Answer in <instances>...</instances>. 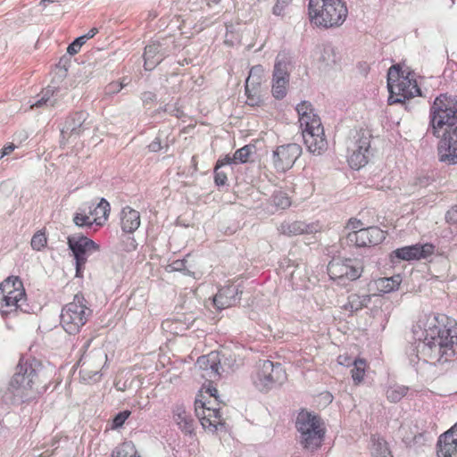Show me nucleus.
Segmentation results:
<instances>
[{
	"label": "nucleus",
	"instance_id": "nucleus-40",
	"mask_svg": "<svg viewBox=\"0 0 457 457\" xmlns=\"http://www.w3.org/2000/svg\"><path fill=\"white\" fill-rule=\"evenodd\" d=\"M47 238L42 230L36 232L31 238V247L35 251H41L46 245Z\"/></svg>",
	"mask_w": 457,
	"mask_h": 457
},
{
	"label": "nucleus",
	"instance_id": "nucleus-9",
	"mask_svg": "<svg viewBox=\"0 0 457 457\" xmlns=\"http://www.w3.org/2000/svg\"><path fill=\"white\" fill-rule=\"evenodd\" d=\"M67 244L75 259L76 276L81 277L87 259L100 251V245L92 239L80 235L68 237Z\"/></svg>",
	"mask_w": 457,
	"mask_h": 457
},
{
	"label": "nucleus",
	"instance_id": "nucleus-55",
	"mask_svg": "<svg viewBox=\"0 0 457 457\" xmlns=\"http://www.w3.org/2000/svg\"><path fill=\"white\" fill-rule=\"evenodd\" d=\"M148 149L150 152L156 153L162 149L161 139L159 137H155L153 142H151L148 145Z\"/></svg>",
	"mask_w": 457,
	"mask_h": 457
},
{
	"label": "nucleus",
	"instance_id": "nucleus-5",
	"mask_svg": "<svg viewBox=\"0 0 457 457\" xmlns=\"http://www.w3.org/2000/svg\"><path fill=\"white\" fill-rule=\"evenodd\" d=\"M92 312L84 295L76 294L73 300L62 307L60 324L68 334L75 335L86 325Z\"/></svg>",
	"mask_w": 457,
	"mask_h": 457
},
{
	"label": "nucleus",
	"instance_id": "nucleus-4",
	"mask_svg": "<svg viewBox=\"0 0 457 457\" xmlns=\"http://www.w3.org/2000/svg\"><path fill=\"white\" fill-rule=\"evenodd\" d=\"M308 9L311 21L324 28L341 26L348 14L342 0H310Z\"/></svg>",
	"mask_w": 457,
	"mask_h": 457
},
{
	"label": "nucleus",
	"instance_id": "nucleus-25",
	"mask_svg": "<svg viewBox=\"0 0 457 457\" xmlns=\"http://www.w3.org/2000/svg\"><path fill=\"white\" fill-rule=\"evenodd\" d=\"M196 364L200 369L208 371L210 377L220 376L224 371L222 359L220 358L219 353H211L208 355H203L197 359Z\"/></svg>",
	"mask_w": 457,
	"mask_h": 457
},
{
	"label": "nucleus",
	"instance_id": "nucleus-34",
	"mask_svg": "<svg viewBox=\"0 0 457 457\" xmlns=\"http://www.w3.org/2000/svg\"><path fill=\"white\" fill-rule=\"evenodd\" d=\"M73 222L76 226L80 228H91L95 222H92V218L87 214L86 205L79 208V212L74 214Z\"/></svg>",
	"mask_w": 457,
	"mask_h": 457
},
{
	"label": "nucleus",
	"instance_id": "nucleus-7",
	"mask_svg": "<svg viewBox=\"0 0 457 457\" xmlns=\"http://www.w3.org/2000/svg\"><path fill=\"white\" fill-rule=\"evenodd\" d=\"M286 379L287 374L282 365L270 360L260 361L252 376L253 385L262 392H267L282 385Z\"/></svg>",
	"mask_w": 457,
	"mask_h": 457
},
{
	"label": "nucleus",
	"instance_id": "nucleus-29",
	"mask_svg": "<svg viewBox=\"0 0 457 457\" xmlns=\"http://www.w3.org/2000/svg\"><path fill=\"white\" fill-rule=\"evenodd\" d=\"M371 300V295H357L352 294L347 298V303L344 304L343 308L351 313L356 312L364 307H367Z\"/></svg>",
	"mask_w": 457,
	"mask_h": 457
},
{
	"label": "nucleus",
	"instance_id": "nucleus-64",
	"mask_svg": "<svg viewBox=\"0 0 457 457\" xmlns=\"http://www.w3.org/2000/svg\"><path fill=\"white\" fill-rule=\"evenodd\" d=\"M347 359H348V358H347L346 356H342V355H340V356L338 357V362H339L340 364H345V361H346V360H347Z\"/></svg>",
	"mask_w": 457,
	"mask_h": 457
},
{
	"label": "nucleus",
	"instance_id": "nucleus-43",
	"mask_svg": "<svg viewBox=\"0 0 457 457\" xmlns=\"http://www.w3.org/2000/svg\"><path fill=\"white\" fill-rule=\"evenodd\" d=\"M222 166H224V162L218 161L214 167V182L218 187L224 186L228 180L227 174L220 170Z\"/></svg>",
	"mask_w": 457,
	"mask_h": 457
},
{
	"label": "nucleus",
	"instance_id": "nucleus-37",
	"mask_svg": "<svg viewBox=\"0 0 457 457\" xmlns=\"http://www.w3.org/2000/svg\"><path fill=\"white\" fill-rule=\"evenodd\" d=\"M409 388L404 386H395L386 390V398L392 403L399 402L408 392Z\"/></svg>",
	"mask_w": 457,
	"mask_h": 457
},
{
	"label": "nucleus",
	"instance_id": "nucleus-39",
	"mask_svg": "<svg viewBox=\"0 0 457 457\" xmlns=\"http://www.w3.org/2000/svg\"><path fill=\"white\" fill-rule=\"evenodd\" d=\"M262 70L261 66H254L250 70L249 75L245 80V90L248 91V87L250 85L261 86L262 82Z\"/></svg>",
	"mask_w": 457,
	"mask_h": 457
},
{
	"label": "nucleus",
	"instance_id": "nucleus-35",
	"mask_svg": "<svg viewBox=\"0 0 457 457\" xmlns=\"http://www.w3.org/2000/svg\"><path fill=\"white\" fill-rule=\"evenodd\" d=\"M111 457H139L137 456V450L131 442H125L112 451Z\"/></svg>",
	"mask_w": 457,
	"mask_h": 457
},
{
	"label": "nucleus",
	"instance_id": "nucleus-13",
	"mask_svg": "<svg viewBox=\"0 0 457 457\" xmlns=\"http://www.w3.org/2000/svg\"><path fill=\"white\" fill-rule=\"evenodd\" d=\"M389 94V104L403 103L406 99L421 95L420 88L416 80L412 78L411 79L410 74L402 77V79L396 85L391 86Z\"/></svg>",
	"mask_w": 457,
	"mask_h": 457
},
{
	"label": "nucleus",
	"instance_id": "nucleus-28",
	"mask_svg": "<svg viewBox=\"0 0 457 457\" xmlns=\"http://www.w3.org/2000/svg\"><path fill=\"white\" fill-rule=\"evenodd\" d=\"M437 457H457V438H452L449 434L439 436L436 443Z\"/></svg>",
	"mask_w": 457,
	"mask_h": 457
},
{
	"label": "nucleus",
	"instance_id": "nucleus-53",
	"mask_svg": "<svg viewBox=\"0 0 457 457\" xmlns=\"http://www.w3.org/2000/svg\"><path fill=\"white\" fill-rule=\"evenodd\" d=\"M11 278H7L0 284V307L4 303L6 290L12 287Z\"/></svg>",
	"mask_w": 457,
	"mask_h": 457
},
{
	"label": "nucleus",
	"instance_id": "nucleus-47",
	"mask_svg": "<svg viewBox=\"0 0 457 457\" xmlns=\"http://www.w3.org/2000/svg\"><path fill=\"white\" fill-rule=\"evenodd\" d=\"M124 87H125V84L123 83V81H121V82H118V81L111 82V83H109L105 87L104 94L107 95V96L115 95V94L119 93Z\"/></svg>",
	"mask_w": 457,
	"mask_h": 457
},
{
	"label": "nucleus",
	"instance_id": "nucleus-60",
	"mask_svg": "<svg viewBox=\"0 0 457 457\" xmlns=\"http://www.w3.org/2000/svg\"><path fill=\"white\" fill-rule=\"evenodd\" d=\"M98 32V29L96 28H92L87 34L83 35V36H80L81 37L84 38V41L85 43L87 42V39H90L92 38L93 37H95V35Z\"/></svg>",
	"mask_w": 457,
	"mask_h": 457
},
{
	"label": "nucleus",
	"instance_id": "nucleus-38",
	"mask_svg": "<svg viewBox=\"0 0 457 457\" xmlns=\"http://www.w3.org/2000/svg\"><path fill=\"white\" fill-rule=\"evenodd\" d=\"M402 77H404L403 75V71L399 65H393L389 68L387 72V88L388 91H390V87L396 85L398 82H400V79H402Z\"/></svg>",
	"mask_w": 457,
	"mask_h": 457
},
{
	"label": "nucleus",
	"instance_id": "nucleus-10",
	"mask_svg": "<svg viewBox=\"0 0 457 457\" xmlns=\"http://www.w3.org/2000/svg\"><path fill=\"white\" fill-rule=\"evenodd\" d=\"M370 135L357 131L347 143V161L352 169L359 170L368 163L370 147Z\"/></svg>",
	"mask_w": 457,
	"mask_h": 457
},
{
	"label": "nucleus",
	"instance_id": "nucleus-11",
	"mask_svg": "<svg viewBox=\"0 0 457 457\" xmlns=\"http://www.w3.org/2000/svg\"><path fill=\"white\" fill-rule=\"evenodd\" d=\"M289 78V60L285 54H278L274 64L271 88L276 99H283L287 96Z\"/></svg>",
	"mask_w": 457,
	"mask_h": 457
},
{
	"label": "nucleus",
	"instance_id": "nucleus-12",
	"mask_svg": "<svg viewBox=\"0 0 457 457\" xmlns=\"http://www.w3.org/2000/svg\"><path fill=\"white\" fill-rule=\"evenodd\" d=\"M302 154V147L295 143L279 145L273 151L272 163L277 171L285 172L291 169Z\"/></svg>",
	"mask_w": 457,
	"mask_h": 457
},
{
	"label": "nucleus",
	"instance_id": "nucleus-16",
	"mask_svg": "<svg viewBox=\"0 0 457 457\" xmlns=\"http://www.w3.org/2000/svg\"><path fill=\"white\" fill-rule=\"evenodd\" d=\"M195 414L204 429L215 432L219 426L224 425L220 408L207 407L206 402L195 400Z\"/></svg>",
	"mask_w": 457,
	"mask_h": 457
},
{
	"label": "nucleus",
	"instance_id": "nucleus-23",
	"mask_svg": "<svg viewBox=\"0 0 457 457\" xmlns=\"http://www.w3.org/2000/svg\"><path fill=\"white\" fill-rule=\"evenodd\" d=\"M172 420L185 434H192L195 430V420L183 404H176L172 408Z\"/></svg>",
	"mask_w": 457,
	"mask_h": 457
},
{
	"label": "nucleus",
	"instance_id": "nucleus-19",
	"mask_svg": "<svg viewBox=\"0 0 457 457\" xmlns=\"http://www.w3.org/2000/svg\"><path fill=\"white\" fill-rule=\"evenodd\" d=\"M242 291L237 285L221 287L213 297V304L218 310H223L239 303Z\"/></svg>",
	"mask_w": 457,
	"mask_h": 457
},
{
	"label": "nucleus",
	"instance_id": "nucleus-51",
	"mask_svg": "<svg viewBox=\"0 0 457 457\" xmlns=\"http://www.w3.org/2000/svg\"><path fill=\"white\" fill-rule=\"evenodd\" d=\"M295 110L298 113L299 118L303 117V115H307L308 112H313V109L311 103L307 101H303L300 104H298Z\"/></svg>",
	"mask_w": 457,
	"mask_h": 457
},
{
	"label": "nucleus",
	"instance_id": "nucleus-42",
	"mask_svg": "<svg viewBox=\"0 0 457 457\" xmlns=\"http://www.w3.org/2000/svg\"><path fill=\"white\" fill-rule=\"evenodd\" d=\"M272 201H273V204L277 207H278L282 210L289 207L291 204V201H290L289 197L287 196V195L281 191L276 192L272 195Z\"/></svg>",
	"mask_w": 457,
	"mask_h": 457
},
{
	"label": "nucleus",
	"instance_id": "nucleus-32",
	"mask_svg": "<svg viewBox=\"0 0 457 457\" xmlns=\"http://www.w3.org/2000/svg\"><path fill=\"white\" fill-rule=\"evenodd\" d=\"M59 90H54L51 88H46L43 93L40 99L36 101L32 105L31 108L34 107H42L44 105L46 106H55L57 105L58 99H59Z\"/></svg>",
	"mask_w": 457,
	"mask_h": 457
},
{
	"label": "nucleus",
	"instance_id": "nucleus-3",
	"mask_svg": "<svg viewBox=\"0 0 457 457\" xmlns=\"http://www.w3.org/2000/svg\"><path fill=\"white\" fill-rule=\"evenodd\" d=\"M43 365L38 360L21 357L7 388L13 401L24 402L33 397L43 382Z\"/></svg>",
	"mask_w": 457,
	"mask_h": 457
},
{
	"label": "nucleus",
	"instance_id": "nucleus-49",
	"mask_svg": "<svg viewBox=\"0 0 457 457\" xmlns=\"http://www.w3.org/2000/svg\"><path fill=\"white\" fill-rule=\"evenodd\" d=\"M292 0H277V3L272 8V13L276 16L284 14L285 9L290 4Z\"/></svg>",
	"mask_w": 457,
	"mask_h": 457
},
{
	"label": "nucleus",
	"instance_id": "nucleus-62",
	"mask_svg": "<svg viewBox=\"0 0 457 457\" xmlns=\"http://www.w3.org/2000/svg\"><path fill=\"white\" fill-rule=\"evenodd\" d=\"M451 435L452 438H457V423L453 425L450 429L445 431L444 434H449Z\"/></svg>",
	"mask_w": 457,
	"mask_h": 457
},
{
	"label": "nucleus",
	"instance_id": "nucleus-14",
	"mask_svg": "<svg viewBox=\"0 0 457 457\" xmlns=\"http://www.w3.org/2000/svg\"><path fill=\"white\" fill-rule=\"evenodd\" d=\"M12 287L6 290L4 303L0 307L2 313L6 314L12 310L20 309L26 312L23 303L26 302V293L23 284L18 277H9Z\"/></svg>",
	"mask_w": 457,
	"mask_h": 457
},
{
	"label": "nucleus",
	"instance_id": "nucleus-27",
	"mask_svg": "<svg viewBox=\"0 0 457 457\" xmlns=\"http://www.w3.org/2000/svg\"><path fill=\"white\" fill-rule=\"evenodd\" d=\"M140 226V214L137 211L126 206L120 212V227L124 233L133 234Z\"/></svg>",
	"mask_w": 457,
	"mask_h": 457
},
{
	"label": "nucleus",
	"instance_id": "nucleus-48",
	"mask_svg": "<svg viewBox=\"0 0 457 457\" xmlns=\"http://www.w3.org/2000/svg\"><path fill=\"white\" fill-rule=\"evenodd\" d=\"M130 411H124L119 412L112 420V428H119L122 427L126 420L129 417Z\"/></svg>",
	"mask_w": 457,
	"mask_h": 457
},
{
	"label": "nucleus",
	"instance_id": "nucleus-50",
	"mask_svg": "<svg viewBox=\"0 0 457 457\" xmlns=\"http://www.w3.org/2000/svg\"><path fill=\"white\" fill-rule=\"evenodd\" d=\"M85 44L84 38L81 37H77L71 44L67 47V53L73 55L79 52L81 46Z\"/></svg>",
	"mask_w": 457,
	"mask_h": 457
},
{
	"label": "nucleus",
	"instance_id": "nucleus-24",
	"mask_svg": "<svg viewBox=\"0 0 457 457\" xmlns=\"http://www.w3.org/2000/svg\"><path fill=\"white\" fill-rule=\"evenodd\" d=\"M303 138L308 150L313 154L320 155L327 150L328 142L324 137L323 128L321 132L316 130L305 132L303 134Z\"/></svg>",
	"mask_w": 457,
	"mask_h": 457
},
{
	"label": "nucleus",
	"instance_id": "nucleus-59",
	"mask_svg": "<svg viewBox=\"0 0 457 457\" xmlns=\"http://www.w3.org/2000/svg\"><path fill=\"white\" fill-rule=\"evenodd\" d=\"M155 95L151 92H145L142 95V100L144 103H148L149 101L155 100Z\"/></svg>",
	"mask_w": 457,
	"mask_h": 457
},
{
	"label": "nucleus",
	"instance_id": "nucleus-56",
	"mask_svg": "<svg viewBox=\"0 0 457 457\" xmlns=\"http://www.w3.org/2000/svg\"><path fill=\"white\" fill-rule=\"evenodd\" d=\"M361 226H362V223L361 220H356V219H350L347 223L346 228L349 229H353V231H354V230H358L359 228H362Z\"/></svg>",
	"mask_w": 457,
	"mask_h": 457
},
{
	"label": "nucleus",
	"instance_id": "nucleus-58",
	"mask_svg": "<svg viewBox=\"0 0 457 457\" xmlns=\"http://www.w3.org/2000/svg\"><path fill=\"white\" fill-rule=\"evenodd\" d=\"M13 137H14V140H17L20 143H21L29 137V134L25 130H20V131L15 132Z\"/></svg>",
	"mask_w": 457,
	"mask_h": 457
},
{
	"label": "nucleus",
	"instance_id": "nucleus-33",
	"mask_svg": "<svg viewBox=\"0 0 457 457\" xmlns=\"http://www.w3.org/2000/svg\"><path fill=\"white\" fill-rule=\"evenodd\" d=\"M319 60L326 66L336 64L338 60L337 49L330 44L324 45L320 52Z\"/></svg>",
	"mask_w": 457,
	"mask_h": 457
},
{
	"label": "nucleus",
	"instance_id": "nucleus-45",
	"mask_svg": "<svg viewBox=\"0 0 457 457\" xmlns=\"http://www.w3.org/2000/svg\"><path fill=\"white\" fill-rule=\"evenodd\" d=\"M372 454L377 457H392L385 442L378 440L373 444Z\"/></svg>",
	"mask_w": 457,
	"mask_h": 457
},
{
	"label": "nucleus",
	"instance_id": "nucleus-21",
	"mask_svg": "<svg viewBox=\"0 0 457 457\" xmlns=\"http://www.w3.org/2000/svg\"><path fill=\"white\" fill-rule=\"evenodd\" d=\"M320 229V227L318 223H305L304 221L301 220L284 221L278 227L280 234L287 237H295L303 234H312L318 232Z\"/></svg>",
	"mask_w": 457,
	"mask_h": 457
},
{
	"label": "nucleus",
	"instance_id": "nucleus-6",
	"mask_svg": "<svg viewBox=\"0 0 457 457\" xmlns=\"http://www.w3.org/2000/svg\"><path fill=\"white\" fill-rule=\"evenodd\" d=\"M295 427L300 433V443L304 449L313 452L321 446L325 428L318 415L301 411L297 415Z\"/></svg>",
	"mask_w": 457,
	"mask_h": 457
},
{
	"label": "nucleus",
	"instance_id": "nucleus-26",
	"mask_svg": "<svg viewBox=\"0 0 457 457\" xmlns=\"http://www.w3.org/2000/svg\"><path fill=\"white\" fill-rule=\"evenodd\" d=\"M85 205L87 211L88 210L89 216L92 218V222H95L97 226H103L110 213V204L104 198H102L97 204L90 203Z\"/></svg>",
	"mask_w": 457,
	"mask_h": 457
},
{
	"label": "nucleus",
	"instance_id": "nucleus-17",
	"mask_svg": "<svg viewBox=\"0 0 457 457\" xmlns=\"http://www.w3.org/2000/svg\"><path fill=\"white\" fill-rule=\"evenodd\" d=\"M88 114L85 112H77L67 117L61 129V143L68 142L71 137H79L86 129L88 124L86 123Z\"/></svg>",
	"mask_w": 457,
	"mask_h": 457
},
{
	"label": "nucleus",
	"instance_id": "nucleus-46",
	"mask_svg": "<svg viewBox=\"0 0 457 457\" xmlns=\"http://www.w3.org/2000/svg\"><path fill=\"white\" fill-rule=\"evenodd\" d=\"M137 244L136 239L129 235H124L122 238V249L126 252H132L137 249Z\"/></svg>",
	"mask_w": 457,
	"mask_h": 457
},
{
	"label": "nucleus",
	"instance_id": "nucleus-1",
	"mask_svg": "<svg viewBox=\"0 0 457 457\" xmlns=\"http://www.w3.org/2000/svg\"><path fill=\"white\" fill-rule=\"evenodd\" d=\"M414 338L419 340L418 359L433 364L445 363L457 356V326L442 313H428L413 327Z\"/></svg>",
	"mask_w": 457,
	"mask_h": 457
},
{
	"label": "nucleus",
	"instance_id": "nucleus-61",
	"mask_svg": "<svg viewBox=\"0 0 457 457\" xmlns=\"http://www.w3.org/2000/svg\"><path fill=\"white\" fill-rule=\"evenodd\" d=\"M206 393L209 394L210 396L214 397V399L218 400V390L213 386H209L206 389Z\"/></svg>",
	"mask_w": 457,
	"mask_h": 457
},
{
	"label": "nucleus",
	"instance_id": "nucleus-52",
	"mask_svg": "<svg viewBox=\"0 0 457 457\" xmlns=\"http://www.w3.org/2000/svg\"><path fill=\"white\" fill-rule=\"evenodd\" d=\"M168 271H186V261L176 260L172 262L168 267Z\"/></svg>",
	"mask_w": 457,
	"mask_h": 457
},
{
	"label": "nucleus",
	"instance_id": "nucleus-36",
	"mask_svg": "<svg viewBox=\"0 0 457 457\" xmlns=\"http://www.w3.org/2000/svg\"><path fill=\"white\" fill-rule=\"evenodd\" d=\"M353 369L351 370V374L353 381L358 384L362 381L364 373H365V368H366V361L363 359H355L353 361Z\"/></svg>",
	"mask_w": 457,
	"mask_h": 457
},
{
	"label": "nucleus",
	"instance_id": "nucleus-20",
	"mask_svg": "<svg viewBox=\"0 0 457 457\" xmlns=\"http://www.w3.org/2000/svg\"><path fill=\"white\" fill-rule=\"evenodd\" d=\"M107 361V354L103 350H95L87 355L82 356L78 364L80 366L81 373L97 375L103 363Z\"/></svg>",
	"mask_w": 457,
	"mask_h": 457
},
{
	"label": "nucleus",
	"instance_id": "nucleus-2",
	"mask_svg": "<svg viewBox=\"0 0 457 457\" xmlns=\"http://www.w3.org/2000/svg\"><path fill=\"white\" fill-rule=\"evenodd\" d=\"M428 131L440 137L437 154L440 162L457 164V96L442 94L430 108Z\"/></svg>",
	"mask_w": 457,
	"mask_h": 457
},
{
	"label": "nucleus",
	"instance_id": "nucleus-41",
	"mask_svg": "<svg viewBox=\"0 0 457 457\" xmlns=\"http://www.w3.org/2000/svg\"><path fill=\"white\" fill-rule=\"evenodd\" d=\"M252 154V147L250 145H245L240 149L237 150L233 155V163H245L248 161L250 154Z\"/></svg>",
	"mask_w": 457,
	"mask_h": 457
},
{
	"label": "nucleus",
	"instance_id": "nucleus-22",
	"mask_svg": "<svg viewBox=\"0 0 457 457\" xmlns=\"http://www.w3.org/2000/svg\"><path fill=\"white\" fill-rule=\"evenodd\" d=\"M168 51L162 47L160 42H153L145 47L144 67L147 71H152L158 65L166 56Z\"/></svg>",
	"mask_w": 457,
	"mask_h": 457
},
{
	"label": "nucleus",
	"instance_id": "nucleus-31",
	"mask_svg": "<svg viewBox=\"0 0 457 457\" xmlns=\"http://www.w3.org/2000/svg\"><path fill=\"white\" fill-rule=\"evenodd\" d=\"M402 278L400 275L392 276L389 278H379L375 280V286L379 293L386 294L398 289Z\"/></svg>",
	"mask_w": 457,
	"mask_h": 457
},
{
	"label": "nucleus",
	"instance_id": "nucleus-8",
	"mask_svg": "<svg viewBox=\"0 0 457 457\" xmlns=\"http://www.w3.org/2000/svg\"><path fill=\"white\" fill-rule=\"evenodd\" d=\"M329 278L339 286H346L361 276L362 266L354 259L333 258L328 264Z\"/></svg>",
	"mask_w": 457,
	"mask_h": 457
},
{
	"label": "nucleus",
	"instance_id": "nucleus-18",
	"mask_svg": "<svg viewBox=\"0 0 457 457\" xmlns=\"http://www.w3.org/2000/svg\"><path fill=\"white\" fill-rule=\"evenodd\" d=\"M434 250L435 246L431 244H417L403 246L401 248H397L396 250L392 252L391 260L393 262H395V259H397L398 261H412L424 259L430 256L434 253Z\"/></svg>",
	"mask_w": 457,
	"mask_h": 457
},
{
	"label": "nucleus",
	"instance_id": "nucleus-57",
	"mask_svg": "<svg viewBox=\"0 0 457 457\" xmlns=\"http://www.w3.org/2000/svg\"><path fill=\"white\" fill-rule=\"evenodd\" d=\"M16 145L14 144H9L5 145L2 150H0V159L4 156L10 154L14 149Z\"/></svg>",
	"mask_w": 457,
	"mask_h": 457
},
{
	"label": "nucleus",
	"instance_id": "nucleus-54",
	"mask_svg": "<svg viewBox=\"0 0 457 457\" xmlns=\"http://www.w3.org/2000/svg\"><path fill=\"white\" fill-rule=\"evenodd\" d=\"M445 220L450 224H457V204L447 211Z\"/></svg>",
	"mask_w": 457,
	"mask_h": 457
},
{
	"label": "nucleus",
	"instance_id": "nucleus-15",
	"mask_svg": "<svg viewBox=\"0 0 457 457\" xmlns=\"http://www.w3.org/2000/svg\"><path fill=\"white\" fill-rule=\"evenodd\" d=\"M386 238V233L378 227L373 226L351 231L347 235L348 242L358 247L377 245Z\"/></svg>",
	"mask_w": 457,
	"mask_h": 457
},
{
	"label": "nucleus",
	"instance_id": "nucleus-63",
	"mask_svg": "<svg viewBox=\"0 0 457 457\" xmlns=\"http://www.w3.org/2000/svg\"><path fill=\"white\" fill-rule=\"evenodd\" d=\"M224 165L233 163V157L226 156L223 160Z\"/></svg>",
	"mask_w": 457,
	"mask_h": 457
},
{
	"label": "nucleus",
	"instance_id": "nucleus-44",
	"mask_svg": "<svg viewBox=\"0 0 457 457\" xmlns=\"http://www.w3.org/2000/svg\"><path fill=\"white\" fill-rule=\"evenodd\" d=\"M261 90H258L257 87L250 88L248 87V91L245 90V94L247 96L246 104L251 106H257L262 103L261 98Z\"/></svg>",
	"mask_w": 457,
	"mask_h": 457
},
{
	"label": "nucleus",
	"instance_id": "nucleus-30",
	"mask_svg": "<svg viewBox=\"0 0 457 457\" xmlns=\"http://www.w3.org/2000/svg\"><path fill=\"white\" fill-rule=\"evenodd\" d=\"M300 128L303 130V134L309 131L316 130L317 132H321L322 124L320 117L313 112H308L307 115H303V117L299 118Z\"/></svg>",
	"mask_w": 457,
	"mask_h": 457
}]
</instances>
